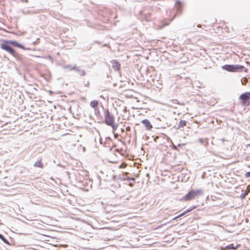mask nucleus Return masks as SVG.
<instances>
[{
  "instance_id": "aec40b11",
  "label": "nucleus",
  "mask_w": 250,
  "mask_h": 250,
  "mask_svg": "<svg viewBox=\"0 0 250 250\" xmlns=\"http://www.w3.org/2000/svg\"><path fill=\"white\" fill-rule=\"evenodd\" d=\"M127 179L128 180H133V181H134V180H135L134 178H128Z\"/></svg>"
},
{
  "instance_id": "b1692460",
  "label": "nucleus",
  "mask_w": 250,
  "mask_h": 250,
  "mask_svg": "<svg viewBox=\"0 0 250 250\" xmlns=\"http://www.w3.org/2000/svg\"><path fill=\"white\" fill-rule=\"evenodd\" d=\"M245 195H246V194L245 195L243 194V196H244L243 197H245Z\"/></svg>"
},
{
  "instance_id": "9d476101",
  "label": "nucleus",
  "mask_w": 250,
  "mask_h": 250,
  "mask_svg": "<svg viewBox=\"0 0 250 250\" xmlns=\"http://www.w3.org/2000/svg\"><path fill=\"white\" fill-rule=\"evenodd\" d=\"M90 106L93 108H96L98 106L99 102L97 100H93L90 102Z\"/></svg>"
},
{
  "instance_id": "5701e85b",
  "label": "nucleus",
  "mask_w": 250,
  "mask_h": 250,
  "mask_svg": "<svg viewBox=\"0 0 250 250\" xmlns=\"http://www.w3.org/2000/svg\"><path fill=\"white\" fill-rule=\"evenodd\" d=\"M181 214L182 216L184 215V214H183V213H181Z\"/></svg>"
},
{
  "instance_id": "f257e3e1",
  "label": "nucleus",
  "mask_w": 250,
  "mask_h": 250,
  "mask_svg": "<svg viewBox=\"0 0 250 250\" xmlns=\"http://www.w3.org/2000/svg\"><path fill=\"white\" fill-rule=\"evenodd\" d=\"M11 45L17 46L20 48L24 49L25 48L21 44L18 43L17 42L14 41H4L0 44V48L10 53L13 56H15V52L11 47Z\"/></svg>"
},
{
  "instance_id": "2eb2a0df",
  "label": "nucleus",
  "mask_w": 250,
  "mask_h": 250,
  "mask_svg": "<svg viewBox=\"0 0 250 250\" xmlns=\"http://www.w3.org/2000/svg\"><path fill=\"white\" fill-rule=\"evenodd\" d=\"M245 175L246 178H249L250 177V171L246 172Z\"/></svg>"
},
{
  "instance_id": "0eeeda50",
  "label": "nucleus",
  "mask_w": 250,
  "mask_h": 250,
  "mask_svg": "<svg viewBox=\"0 0 250 250\" xmlns=\"http://www.w3.org/2000/svg\"><path fill=\"white\" fill-rule=\"evenodd\" d=\"M240 246V245L234 246L233 244H231L228 246H226L224 248H222V250H236Z\"/></svg>"
},
{
  "instance_id": "f8f14e48",
  "label": "nucleus",
  "mask_w": 250,
  "mask_h": 250,
  "mask_svg": "<svg viewBox=\"0 0 250 250\" xmlns=\"http://www.w3.org/2000/svg\"><path fill=\"white\" fill-rule=\"evenodd\" d=\"M0 238L6 244H8V241L5 238V237L1 234H0Z\"/></svg>"
},
{
  "instance_id": "a211bd4d",
  "label": "nucleus",
  "mask_w": 250,
  "mask_h": 250,
  "mask_svg": "<svg viewBox=\"0 0 250 250\" xmlns=\"http://www.w3.org/2000/svg\"><path fill=\"white\" fill-rule=\"evenodd\" d=\"M130 129H130V126H127L125 128V130H126V131H130Z\"/></svg>"
},
{
  "instance_id": "6e6552de",
  "label": "nucleus",
  "mask_w": 250,
  "mask_h": 250,
  "mask_svg": "<svg viewBox=\"0 0 250 250\" xmlns=\"http://www.w3.org/2000/svg\"><path fill=\"white\" fill-rule=\"evenodd\" d=\"M142 123L146 126V129L150 130L152 128V125H151L150 121L148 120H144L142 121Z\"/></svg>"
},
{
  "instance_id": "423d86ee",
  "label": "nucleus",
  "mask_w": 250,
  "mask_h": 250,
  "mask_svg": "<svg viewBox=\"0 0 250 250\" xmlns=\"http://www.w3.org/2000/svg\"><path fill=\"white\" fill-rule=\"evenodd\" d=\"M111 63L112 64V68L114 70L118 71L120 69L121 65L118 61L113 60L111 62Z\"/></svg>"
},
{
  "instance_id": "393cba45",
  "label": "nucleus",
  "mask_w": 250,
  "mask_h": 250,
  "mask_svg": "<svg viewBox=\"0 0 250 250\" xmlns=\"http://www.w3.org/2000/svg\"><path fill=\"white\" fill-rule=\"evenodd\" d=\"M245 195H246V194L245 195L243 194V196H244L243 197H245Z\"/></svg>"
},
{
  "instance_id": "39448f33",
  "label": "nucleus",
  "mask_w": 250,
  "mask_h": 250,
  "mask_svg": "<svg viewBox=\"0 0 250 250\" xmlns=\"http://www.w3.org/2000/svg\"><path fill=\"white\" fill-rule=\"evenodd\" d=\"M241 104L243 106H249L250 105V92H247L242 94L239 97Z\"/></svg>"
},
{
  "instance_id": "412c9836",
  "label": "nucleus",
  "mask_w": 250,
  "mask_h": 250,
  "mask_svg": "<svg viewBox=\"0 0 250 250\" xmlns=\"http://www.w3.org/2000/svg\"><path fill=\"white\" fill-rule=\"evenodd\" d=\"M186 213H187V212H186V211H184L183 212V214H184V215L186 214Z\"/></svg>"
},
{
  "instance_id": "20e7f679",
  "label": "nucleus",
  "mask_w": 250,
  "mask_h": 250,
  "mask_svg": "<svg viewBox=\"0 0 250 250\" xmlns=\"http://www.w3.org/2000/svg\"><path fill=\"white\" fill-rule=\"evenodd\" d=\"M222 68L230 72H236L242 70L244 68L243 65L226 64L222 66Z\"/></svg>"
},
{
  "instance_id": "7ed1b4c3",
  "label": "nucleus",
  "mask_w": 250,
  "mask_h": 250,
  "mask_svg": "<svg viewBox=\"0 0 250 250\" xmlns=\"http://www.w3.org/2000/svg\"><path fill=\"white\" fill-rule=\"evenodd\" d=\"M202 193V191L200 189L191 190L183 197L182 200L185 201H190L194 199L196 196H198Z\"/></svg>"
},
{
  "instance_id": "9b49d317",
  "label": "nucleus",
  "mask_w": 250,
  "mask_h": 250,
  "mask_svg": "<svg viewBox=\"0 0 250 250\" xmlns=\"http://www.w3.org/2000/svg\"><path fill=\"white\" fill-rule=\"evenodd\" d=\"M186 124H187V122L186 121H184V120L180 121V122H179V124L178 127L179 128L183 127L186 126Z\"/></svg>"
},
{
  "instance_id": "f03ea898",
  "label": "nucleus",
  "mask_w": 250,
  "mask_h": 250,
  "mask_svg": "<svg viewBox=\"0 0 250 250\" xmlns=\"http://www.w3.org/2000/svg\"><path fill=\"white\" fill-rule=\"evenodd\" d=\"M104 122L107 125L111 126L113 130L117 129V125L115 124V118L108 110L104 111Z\"/></svg>"
},
{
  "instance_id": "dca6fc26",
  "label": "nucleus",
  "mask_w": 250,
  "mask_h": 250,
  "mask_svg": "<svg viewBox=\"0 0 250 250\" xmlns=\"http://www.w3.org/2000/svg\"><path fill=\"white\" fill-rule=\"evenodd\" d=\"M182 216L181 214H179V215H178L177 216H176V217H174V218L173 219V220H176V219H177V218H179V217H182Z\"/></svg>"
},
{
  "instance_id": "f3484780",
  "label": "nucleus",
  "mask_w": 250,
  "mask_h": 250,
  "mask_svg": "<svg viewBox=\"0 0 250 250\" xmlns=\"http://www.w3.org/2000/svg\"><path fill=\"white\" fill-rule=\"evenodd\" d=\"M81 172L83 174H85V175L87 176L88 173L87 171L85 170H81Z\"/></svg>"
},
{
  "instance_id": "4be33fe9",
  "label": "nucleus",
  "mask_w": 250,
  "mask_h": 250,
  "mask_svg": "<svg viewBox=\"0 0 250 250\" xmlns=\"http://www.w3.org/2000/svg\"><path fill=\"white\" fill-rule=\"evenodd\" d=\"M245 72H247L248 71V69H246L245 70Z\"/></svg>"
},
{
  "instance_id": "1a4fd4ad",
  "label": "nucleus",
  "mask_w": 250,
  "mask_h": 250,
  "mask_svg": "<svg viewBox=\"0 0 250 250\" xmlns=\"http://www.w3.org/2000/svg\"><path fill=\"white\" fill-rule=\"evenodd\" d=\"M34 166L36 167H38L41 168H43V165L42 163V160H39L36 162Z\"/></svg>"
},
{
  "instance_id": "4468645a",
  "label": "nucleus",
  "mask_w": 250,
  "mask_h": 250,
  "mask_svg": "<svg viewBox=\"0 0 250 250\" xmlns=\"http://www.w3.org/2000/svg\"><path fill=\"white\" fill-rule=\"evenodd\" d=\"M127 166V165L125 163H123L120 166H119V167L120 168H124L125 167H126Z\"/></svg>"
},
{
  "instance_id": "6ab92c4d",
  "label": "nucleus",
  "mask_w": 250,
  "mask_h": 250,
  "mask_svg": "<svg viewBox=\"0 0 250 250\" xmlns=\"http://www.w3.org/2000/svg\"><path fill=\"white\" fill-rule=\"evenodd\" d=\"M134 185V183H130L128 185L130 186V187H132Z\"/></svg>"
},
{
  "instance_id": "ddd939ff",
  "label": "nucleus",
  "mask_w": 250,
  "mask_h": 250,
  "mask_svg": "<svg viewBox=\"0 0 250 250\" xmlns=\"http://www.w3.org/2000/svg\"><path fill=\"white\" fill-rule=\"evenodd\" d=\"M196 208V206H192L189 209H188L187 210H185L186 212L188 213L190 211H191V210H192L193 209H195V208Z\"/></svg>"
}]
</instances>
